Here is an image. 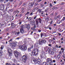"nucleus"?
I'll use <instances>...</instances> for the list:
<instances>
[{
	"mask_svg": "<svg viewBox=\"0 0 65 65\" xmlns=\"http://www.w3.org/2000/svg\"><path fill=\"white\" fill-rule=\"evenodd\" d=\"M38 49L36 48L33 50L32 52V54L34 56H36L38 55Z\"/></svg>",
	"mask_w": 65,
	"mask_h": 65,
	"instance_id": "f257e3e1",
	"label": "nucleus"
},
{
	"mask_svg": "<svg viewBox=\"0 0 65 65\" xmlns=\"http://www.w3.org/2000/svg\"><path fill=\"white\" fill-rule=\"evenodd\" d=\"M38 42L39 44L40 45H42L43 43H45L46 42V41L45 40L40 39L38 41Z\"/></svg>",
	"mask_w": 65,
	"mask_h": 65,
	"instance_id": "f03ea898",
	"label": "nucleus"
},
{
	"mask_svg": "<svg viewBox=\"0 0 65 65\" xmlns=\"http://www.w3.org/2000/svg\"><path fill=\"white\" fill-rule=\"evenodd\" d=\"M53 63V61L52 59L51 58H48L47 59V61L46 62V63L47 65L48 64H51L52 63Z\"/></svg>",
	"mask_w": 65,
	"mask_h": 65,
	"instance_id": "7ed1b4c3",
	"label": "nucleus"
},
{
	"mask_svg": "<svg viewBox=\"0 0 65 65\" xmlns=\"http://www.w3.org/2000/svg\"><path fill=\"white\" fill-rule=\"evenodd\" d=\"M20 48H21V50H22V51H26L27 49V47L26 45H23V48H22V46H20Z\"/></svg>",
	"mask_w": 65,
	"mask_h": 65,
	"instance_id": "20e7f679",
	"label": "nucleus"
},
{
	"mask_svg": "<svg viewBox=\"0 0 65 65\" xmlns=\"http://www.w3.org/2000/svg\"><path fill=\"white\" fill-rule=\"evenodd\" d=\"M33 61L35 63V64H40V59H38L37 60L35 59L33 60Z\"/></svg>",
	"mask_w": 65,
	"mask_h": 65,
	"instance_id": "39448f33",
	"label": "nucleus"
},
{
	"mask_svg": "<svg viewBox=\"0 0 65 65\" xmlns=\"http://www.w3.org/2000/svg\"><path fill=\"white\" fill-rule=\"evenodd\" d=\"M7 52L9 53V56H12V53H11L12 51H11V49L9 48Z\"/></svg>",
	"mask_w": 65,
	"mask_h": 65,
	"instance_id": "423d86ee",
	"label": "nucleus"
},
{
	"mask_svg": "<svg viewBox=\"0 0 65 65\" xmlns=\"http://www.w3.org/2000/svg\"><path fill=\"white\" fill-rule=\"evenodd\" d=\"M14 55H15V56L17 58H18V56H19V55H20V53L16 51H14Z\"/></svg>",
	"mask_w": 65,
	"mask_h": 65,
	"instance_id": "0eeeda50",
	"label": "nucleus"
},
{
	"mask_svg": "<svg viewBox=\"0 0 65 65\" xmlns=\"http://www.w3.org/2000/svg\"><path fill=\"white\" fill-rule=\"evenodd\" d=\"M38 20L39 22L40 23H41V19L40 18L37 19L35 20V21H36V25H38Z\"/></svg>",
	"mask_w": 65,
	"mask_h": 65,
	"instance_id": "6e6552de",
	"label": "nucleus"
},
{
	"mask_svg": "<svg viewBox=\"0 0 65 65\" xmlns=\"http://www.w3.org/2000/svg\"><path fill=\"white\" fill-rule=\"evenodd\" d=\"M20 32L21 33L23 34L24 32V30L23 26L21 25V29H20Z\"/></svg>",
	"mask_w": 65,
	"mask_h": 65,
	"instance_id": "1a4fd4ad",
	"label": "nucleus"
},
{
	"mask_svg": "<svg viewBox=\"0 0 65 65\" xmlns=\"http://www.w3.org/2000/svg\"><path fill=\"white\" fill-rule=\"evenodd\" d=\"M22 59L25 61H26L27 59V57L26 56L24 55L22 57Z\"/></svg>",
	"mask_w": 65,
	"mask_h": 65,
	"instance_id": "9d476101",
	"label": "nucleus"
},
{
	"mask_svg": "<svg viewBox=\"0 0 65 65\" xmlns=\"http://www.w3.org/2000/svg\"><path fill=\"white\" fill-rule=\"evenodd\" d=\"M11 44L12 45V47H14L16 46V43H11Z\"/></svg>",
	"mask_w": 65,
	"mask_h": 65,
	"instance_id": "9b49d317",
	"label": "nucleus"
},
{
	"mask_svg": "<svg viewBox=\"0 0 65 65\" xmlns=\"http://www.w3.org/2000/svg\"><path fill=\"white\" fill-rule=\"evenodd\" d=\"M48 52H49V53H50L51 55H54V52L53 51H51L50 50V49H48Z\"/></svg>",
	"mask_w": 65,
	"mask_h": 65,
	"instance_id": "f8f14e48",
	"label": "nucleus"
},
{
	"mask_svg": "<svg viewBox=\"0 0 65 65\" xmlns=\"http://www.w3.org/2000/svg\"><path fill=\"white\" fill-rule=\"evenodd\" d=\"M31 47L30 48H29L28 49V52H31V49H32V48H33V45H31Z\"/></svg>",
	"mask_w": 65,
	"mask_h": 65,
	"instance_id": "ddd939ff",
	"label": "nucleus"
},
{
	"mask_svg": "<svg viewBox=\"0 0 65 65\" xmlns=\"http://www.w3.org/2000/svg\"><path fill=\"white\" fill-rule=\"evenodd\" d=\"M26 28L27 29H30V25L29 24H27L26 25Z\"/></svg>",
	"mask_w": 65,
	"mask_h": 65,
	"instance_id": "4468645a",
	"label": "nucleus"
},
{
	"mask_svg": "<svg viewBox=\"0 0 65 65\" xmlns=\"http://www.w3.org/2000/svg\"><path fill=\"white\" fill-rule=\"evenodd\" d=\"M4 8V6L3 5H2L0 8V10H3Z\"/></svg>",
	"mask_w": 65,
	"mask_h": 65,
	"instance_id": "2eb2a0df",
	"label": "nucleus"
},
{
	"mask_svg": "<svg viewBox=\"0 0 65 65\" xmlns=\"http://www.w3.org/2000/svg\"><path fill=\"white\" fill-rule=\"evenodd\" d=\"M64 20H65V17H63L62 20H61L60 21L61 23H62V22H64Z\"/></svg>",
	"mask_w": 65,
	"mask_h": 65,
	"instance_id": "dca6fc26",
	"label": "nucleus"
},
{
	"mask_svg": "<svg viewBox=\"0 0 65 65\" xmlns=\"http://www.w3.org/2000/svg\"><path fill=\"white\" fill-rule=\"evenodd\" d=\"M33 5H30L29 6V7H28V8H29L30 9H31V8H32V6H33Z\"/></svg>",
	"mask_w": 65,
	"mask_h": 65,
	"instance_id": "f3484780",
	"label": "nucleus"
},
{
	"mask_svg": "<svg viewBox=\"0 0 65 65\" xmlns=\"http://www.w3.org/2000/svg\"><path fill=\"white\" fill-rule=\"evenodd\" d=\"M44 34H45V33H41V38H42V37L43 36H44Z\"/></svg>",
	"mask_w": 65,
	"mask_h": 65,
	"instance_id": "a211bd4d",
	"label": "nucleus"
},
{
	"mask_svg": "<svg viewBox=\"0 0 65 65\" xmlns=\"http://www.w3.org/2000/svg\"><path fill=\"white\" fill-rule=\"evenodd\" d=\"M20 31H19L18 32H17L15 33V35H18V36H19V35L20 34Z\"/></svg>",
	"mask_w": 65,
	"mask_h": 65,
	"instance_id": "6ab92c4d",
	"label": "nucleus"
},
{
	"mask_svg": "<svg viewBox=\"0 0 65 65\" xmlns=\"http://www.w3.org/2000/svg\"><path fill=\"white\" fill-rule=\"evenodd\" d=\"M44 49L45 50H48V49H48V47H44Z\"/></svg>",
	"mask_w": 65,
	"mask_h": 65,
	"instance_id": "aec40b11",
	"label": "nucleus"
},
{
	"mask_svg": "<svg viewBox=\"0 0 65 65\" xmlns=\"http://www.w3.org/2000/svg\"><path fill=\"white\" fill-rule=\"evenodd\" d=\"M50 8H47L45 10V12H47V11H49V9Z\"/></svg>",
	"mask_w": 65,
	"mask_h": 65,
	"instance_id": "412c9836",
	"label": "nucleus"
},
{
	"mask_svg": "<svg viewBox=\"0 0 65 65\" xmlns=\"http://www.w3.org/2000/svg\"><path fill=\"white\" fill-rule=\"evenodd\" d=\"M2 55V50H0V56Z\"/></svg>",
	"mask_w": 65,
	"mask_h": 65,
	"instance_id": "4be33fe9",
	"label": "nucleus"
},
{
	"mask_svg": "<svg viewBox=\"0 0 65 65\" xmlns=\"http://www.w3.org/2000/svg\"><path fill=\"white\" fill-rule=\"evenodd\" d=\"M46 3H47V2H45L44 3V4L43 5V4H42V5H41L42 6H44V5L46 4Z\"/></svg>",
	"mask_w": 65,
	"mask_h": 65,
	"instance_id": "5701e85b",
	"label": "nucleus"
},
{
	"mask_svg": "<svg viewBox=\"0 0 65 65\" xmlns=\"http://www.w3.org/2000/svg\"><path fill=\"white\" fill-rule=\"evenodd\" d=\"M61 22V21H60L59 20H58L57 21V23L58 24H60V23Z\"/></svg>",
	"mask_w": 65,
	"mask_h": 65,
	"instance_id": "b1692460",
	"label": "nucleus"
},
{
	"mask_svg": "<svg viewBox=\"0 0 65 65\" xmlns=\"http://www.w3.org/2000/svg\"><path fill=\"white\" fill-rule=\"evenodd\" d=\"M49 42H52L53 41V40L51 39L49 40Z\"/></svg>",
	"mask_w": 65,
	"mask_h": 65,
	"instance_id": "393cba45",
	"label": "nucleus"
},
{
	"mask_svg": "<svg viewBox=\"0 0 65 65\" xmlns=\"http://www.w3.org/2000/svg\"><path fill=\"white\" fill-rule=\"evenodd\" d=\"M55 47L56 48H59L58 47V46L57 45H56L55 46Z\"/></svg>",
	"mask_w": 65,
	"mask_h": 65,
	"instance_id": "a878e982",
	"label": "nucleus"
},
{
	"mask_svg": "<svg viewBox=\"0 0 65 65\" xmlns=\"http://www.w3.org/2000/svg\"><path fill=\"white\" fill-rule=\"evenodd\" d=\"M65 3L62 2V3H61L60 4V5H64L65 4Z\"/></svg>",
	"mask_w": 65,
	"mask_h": 65,
	"instance_id": "bb28decb",
	"label": "nucleus"
},
{
	"mask_svg": "<svg viewBox=\"0 0 65 65\" xmlns=\"http://www.w3.org/2000/svg\"><path fill=\"white\" fill-rule=\"evenodd\" d=\"M57 58H58V59H59L60 58V55H58L57 56Z\"/></svg>",
	"mask_w": 65,
	"mask_h": 65,
	"instance_id": "cd10ccee",
	"label": "nucleus"
},
{
	"mask_svg": "<svg viewBox=\"0 0 65 65\" xmlns=\"http://www.w3.org/2000/svg\"><path fill=\"white\" fill-rule=\"evenodd\" d=\"M53 52H55L56 51V50H55V48H54V47H53Z\"/></svg>",
	"mask_w": 65,
	"mask_h": 65,
	"instance_id": "c85d7f7f",
	"label": "nucleus"
},
{
	"mask_svg": "<svg viewBox=\"0 0 65 65\" xmlns=\"http://www.w3.org/2000/svg\"><path fill=\"white\" fill-rule=\"evenodd\" d=\"M22 46V48H23V45H20L19 47V49H20V50H21V48H20V46Z\"/></svg>",
	"mask_w": 65,
	"mask_h": 65,
	"instance_id": "c756f323",
	"label": "nucleus"
},
{
	"mask_svg": "<svg viewBox=\"0 0 65 65\" xmlns=\"http://www.w3.org/2000/svg\"><path fill=\"white\" fill-rule=\"evenodd\" d=\"M3 48H4L3 46H2L1 47V50H3Z\"/></svg>",
	"mask_w": 65,
	"mask_h": 65,
	"instance_id": "7c9ffc66",
	"label": "nucleus"
},
{
	"mask_svg": "<svg viewBox=\"0 0 65 65\" xmlns=\"http://www.w3.org/2000/svg\"><path fill=\"white\" fill-rule=\"evenodd\" d=\"M51 26V24H49L48 26L47 27V28H48L49 27H50V26Z\"/></svg>",
	"mask_w": 65,
	"mask_h": 65,
	"instance_id": "2f4dec72",
	"label": "nucleus"
},
{
	"mask_svg": "<svg viewBox=\"0 0 65 65\" xmlns=\"http://www.w3.org/2000/svg\"><path fill=\"white\" fill-rule=\"evenodd\" d=\"M43 65H46V63L45 62H43Z\"/></svg>",
	"mask_w": 65,
	"mask_h": 65,
	"instance_id": "473e14b6",
	"label": "nucleus"
},
{
	"mask_svg": "<svg viewBox=\"0 0 65 65\" xmlns=\"http://www.w3.org/2000/svg\"><path fill=\"white\" fill-rule=\"evenodd\" d=\"M40 57H41V58H44V56H43L42 55H41L40 56Z\"/></svg>",
	"mask_w": 65,
	"mask_h": 65,
	"instance_id": "72a5a7b5",
	"label": "nucleus"
},
{
	"mask_svg": "<svg viewBox=\"0 0 65 65\" xmlns=\"http://www.w3.org/2000/svg\"><path fill=\"white\" fill-rule=\"evenodd\" d=\"M12 39H10V40L8 41V42H11V41H12Z\"/></svg>",
	"mask_w": 65,
	"mask_h": 65,
	"instance_id": "f704fd0d",
	"label": "nucleus"
},
{
	"mask_svg": "<svg viewBox=\"0 0 65 65\" xmlns=\"http://www.w3.org/2000/svg\"><path fill=\"white\" fill-rule=\"evenodd\" d=\"M9 30V28H7L6 29V31H8Z\"/></svg>",
	"mask_w": 65,
	"mask_h": 65,
	"instance_id": "c9c22d12",
	"label": "nucleus"
},
{
	"mask_svg": "<svg viewBox=\"0 0 65 65\" xmlns=\"http://www.w3.org/2000/svg\"><path fill=\"white\" fill-rule=\"evenodd\" d=\"M53 63H55V62H56V60H53Z\"/></svg>",
	"mask_w": 65,
	"mask_h": 65,
	"instance_id": "e433bc0d",
	"label": "nucleus"
},
{
	"mask_svg": "<svg viewBox=\"0 0 65 65\" xmlns=\"http://www.w3.org/2000/svg\"><path fill=\"white\" fill-rule=\"evenodd\" d=\"M0 60H2V58L1 56H0Z\"/></svg>",
	"mask_w": 65,
	"mask_h": 65,
	"instance_id": "4c0bfd02",
	"label": "nucleus"
},
{
	"mask_svg": "<svg viewBox=\"0 0 65 65\" xmlns=\"http://www.w3.org/2000/svg\"><path fill=\"white\" fill-rule=\"evenodd\" d=\"M31 20V17L29 18L28 19L29 21H30V20Z\"/></svg>",
	"mask_w": 65,
	"mask_h": 65,
	"instance_id": "58836bf2",
	"label": "nucleus"
},
{
	"mask_svg": "<svg viewBox=\"0 0 65 65\" xmlns=\"http://www.w3.org/2000/svg\"><path fill=\"white\" fill-rule=\"evenodd\" d=\"M58 34L59 36H61V34L60 33H58Z\"/></svg>",
	"mask_w": 65,
	"mask_h": 65,
	"instance_id": "ea45409f",
	"label": "nucleus"
},
{
	"mask_svg": "<svg viewBox=\"0 0 65 65\" xmlns=\"http://www.w3.org/2000/svg\"><path fill=\"white\" fill-rule=\"evenodd\" d=\"M38 3H35V6H36L37 5H38Z\"/></svg>",
	"mask_w": 65,
	"mask_h": 65,
	"instance_id": "a19ab883",
	"label": "nucleus"
},
{
	"mask_svg": "<svg viewBox=\"0 0 65 65\" xmlns=\"http://www.w3.org/2000/svg\"><path fill=\"white\" fill-rule=\"evenodd\" d=\"M55 8H57V7H53L52 9H55Z\"/></svg>",
	"mask_w": 65,
	"mask_h": 65,
	"instance_id": "79ce46f5",
	"label": "nucleus"
},
{
	"mask_svg": "<svg viewBox=\"0 0 65 65\" xmlns=\"http://www.w3.org/2000/svg\"><path fill=\"white\" fill-rule=\"evenodd\" d=\"M53 22V21H52L51 22H50V24L51 25V24H53V23H52Z\"/></svg>",
	"mask_w": 65,
	"mask_h": 65,
	"instance_id": "37998d69",
	"label": "nucleus"
},
{
	"mask_svg": "<svg viewBox=\"0 0 65 65\" xmlns=\"http://www.w3.org/2000/svg\"><path fill=\"white\" fill-rule=\"evenodd\" d=\"M61 50V51H62V50H63L62 52H63V51H64V50H63V48H62Z\"/></svg>",
	"mask_w": 65,
	"mask_h": 65,
	"instance_id": "c03bdc74",
	"label": "nucleus"
},
{
	"mask_svg": "<svg viewBox=\"0 0 65 65\" xmlns=\"http://www.w3.org/2000/svg\"><path fill=\"white\" fill-rule=\"evenodd\" d=\"M48 45V46H52V45L51 44H49Z\"/></svg>",
	"mask_w": 65,
	"mask_h": 65,
	"instance_id": "a18cd8bd",
	"label": "nucleus"
},
{
	"mask_svg": "<svg viewBox=\"0 0 65 65\" xmlns=\"http://www.w3.org/2000/svg\"><path fill=\"white\" fill-rule=\"evenodd\" d=\"M18 11H14L13 12V13H15V12H18Z\"/></svg>",
	"mask_w": 65,
	"mask_h": 65,
	"instance_id": "49530a36",
	"label": "nucleus"
},
{
	"mask_svg": "<svg viewBox=\"0 0 65 65\" xmlns=\"http://www.w3.org/2000/svg\"><path fill=\"white\" fill-rule=\"evenodd\" d=\"M50 7H51V6H52V5L51 3L50 4Z\"/></svg>",
	"mask_w": 65,
	"mask_h": 65,
	"instance_id": "de8ad7c7",
	"label": "nucleus"
},
{
	"mask_svg": "<svg viewBox=\"0 0 65 65\" xmlns=\"http://www.w3.org/2000/svg\"><path fill=\"white\" fill-rule=\"evenodd\" d=\"M2 24L0 23V28H1V27H2Z\"/></svg>",
	"mask_w": 65,
	"mask_h": 65,
	"instance_id": "09e8293b",
	"label": "nucleus"
},
{
	"mask_svg": "<svg viewBox=\"0 0 65 65\" xmlns=\"http://www.w3.org/2000/svg\"><path fill=\"white\" fill-rule=\"evenodd\" d=\"M9 63H6V65H9Z\"/></svg>",
	"mask_w": 65,
	"mask_h": 65,
	"instance_id": "8fccbe9b",
	"label": "nucleus"
},
{
	"mask_svg": "<svg viewBox=\"0 0 65 65\" xmlns=\"http://www.w3.org/2000/svg\"><path fill=\"white\" fill-rule=\"evenodd\" d=\"M57 18H60V15H59L58 16H57Z\"/></svg>",
	"mask_w": 65,
	"mask_h": 65,
	"instance_id": "3c124183",
	"label": "nucleus"
},
{
	"mask_svg": "<svg viewBox=\"0 0 65 65\" xmlns=\"http://www.w3.org/2000/svg\"><path fill=\"white\" fill-rule=\"evenodd\" d=\"M22 2H21V3H20L19 4V5H21L22 4Z\"/></svg>",
	"mask_w": 65,
	"mask_h": 65,
	"instance_id": "603ef678",
	"label": "nucleus"
},
{
	"mask_svg": "<svg viewBox=\"0 0 65 65\" xmlns=\"http://www.w3.org/2000/svg\"><path fill=\"white\" fill-rule=\"evenodd\" d=\"M57 18H58L57 17H55V20H56V19H57Z\"/></svg>",
	"mask_w": 65,
	"mask_h": 65,
	"instance_id": "864d4df0",
	"label": "nucleus"
},
{
	"mask_svg": "<svg viewBox=\"0 0 65 65\" xmlns=\"http://www.w3.org/2000/svg\"><path fill=\"white\" fill-rule=\"evenodd\" d=\"M61 52H62V51H60L59 52V54H61Z\"/></svg>",
	"mask_w": 65,
	"mask_h": 65,
	"instance_id": "5fc2aeb1",
	"label": "nucleus"
},
{
	"mask_svg": "<svg viewBox=\"0 0 65 65\" xmlns=\"http://www.w3.org/2000/svg\"><path fill=\"white\" fill-rule=\"evenodd\" d=\"M41 30H38V32H41Z\"/></svg>",
	"mask_w": 65,
	"mask_h": 65,
	"instance_id": "6e6d98bb",
	"label": "nucleus"
},
{
	"mask_svg": "<svg viewBox=\"0 0 65 65\" xmlns=\"http://www.w3.org/2000/svg\"><path fill=\"white\" fill-rule=\"evenodd\" d=\"M36 28V25H35L34 26V28Z\"/></svg>",
	"mask_w": 65,
	"mask_h": 65,
	"instance_id": "4d7b16f0",
	"label": "nucleus"
},
{
	"mask_svg": "<svg viewBox=\"0 0 65 65\" xmlns=\"http://www.w3.org/2000/svg\"><path fill=\"white\" fill-rule=\"evenodd\" d=\"M56 1H54V4H56Z\"/></svg>",
	"mask_w": 65,
	"mask_h": 65,
	"instance_id": "13d9d810",
	"label": "nucleus"
},
{
	"mask_svg": "<svg viewBox=\"0 0 65 65\" xmlns=\"http://www.w3.org/2000/svg\"><path fill=\"white\" fill-rule=\"evenodd\" d=\"M9 4H10V3H8L7 4V5H9Z\"/></svg>",
	"mask_w": 65,
	"mask_h": 65,
	"instance_id": "bf43d9fd",
	"label": "nucleus"
},
{
	"mask_svg": "<svg viewBox=\"0 0 65 65\" xmlns=\"http://www.w3.org/2000/svg\"><path fill=\"white\" fill-rule=\"evenodd\" d=\"M19 39H20V38H16V39H18V40H19Z\"/></svg>",
	"mask_w": 65,
	"mask_h": 65,
	"instance_id": "052dcab7",
	"label": "nucleus"
},
{
	"mask_svg": "<svg viewBox=\"0 0 65 65\" xmlns=\"http://www.w3.org/2000/svg\"><path fill=\"white\" fill-rule=\"evenodd\" d=\"M24 9V8H22V9H21V10H23Z\"/></svg>",
	"mask_w": 65,
	"mask_h": 65,
	"instance_id": "680f3d73",
	"label": "nucleus"
},
{
	"mask_svg": "<svg viewBox=\"0 0 65 65\" xmlns=\"http://www.w3.org/2000/svg\"><path fill=\"white\" fill-rule=\"evenodd\" d=\"M0 2H3V0H0Z\"/></svg>",
	"mask_w": 65,
	"mask_h": 65,
	"instance_id": "e2e57ef3",
	"label": "nucleus"
},
{
	"mask_svg": "<svg viewBox=\"0 0 65 65\" xmlns=\"http://www.w3.org/2000/svg\"><path fill=\"white\" fill-rule=\"evenodd\" d=\"M30 15H33V13H32V12L30 14Z\"/></svg>",
	"mask_w": 65,
	"mask_h": 65,
	"instance_id": "0e129e2a",
	"label": "nucleus"
},
{
	"mask_svg": "<svg viewBox=\"0 0 65 65\" xmlns=\"http://www.w3.org/2000/svg\"><path fill=\"white\" fill-rule=\"evenodd\" d=\"M63 40V38H61V40L62 41Z\"/></svg>",
	"mask_w": 65,
	"mask_h": 65,
	"instance_id": "69168bd1",
	"label": "nucleus"
},
{
	"mask_svg": "<svg viewBox=\"0 0 65 65\" xmlns=\"http://www.w3.org/2000/svg\"><path fill=\"white\" fill-rule=\"evenodd\" d=\"M61 46H59L58 47V48H61Z\"/></svg>",
	"mask_w": 65,
	"mask_h": 65,
	"instance_id": "338daca9",
	"label": "nucleus"
},
{
	"mask_svg": "<svg viewBox=\"0 0 65 65\" xmlns=\"http://www.w3.org/2000/svg\"><path fill=\"white\" fill-rule=\"evenodd\" d=\"M49 29L50 30L52 29V28L51 27H49Z\"/></svg>",
	"mask_w": 65,
	"mask_h": 65,
	"instance_id": "774afa93",
	"label": "nucleus"
}]
</instances>
